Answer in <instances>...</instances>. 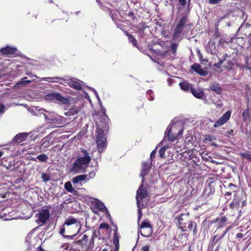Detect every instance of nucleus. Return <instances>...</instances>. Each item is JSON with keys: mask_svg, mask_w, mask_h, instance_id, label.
I'll return each instance as SVG.
<instances>
[{"mask_svg": "<svg viewBox=\"0 0 251 251\" xmlns=\"http://www.w3.org/2000/svg\"><path fill=\"white\" fill-rule=\"evenodd\" d=\"M103 120V123L101 121L100 124L97 126V137L96 143L98 150L100 153L102 152L104 149L106 148L107 143L105 135L109 129V118L107 116H104Z\"/></svg>", "mask_w": 251, "mask_h": 251, "instance_id": "nucleus-1", "label": "nucleus"}, {"mask_svg": "<svg viewBox=\"0 0 251 251\" xmlns=\"http://www.w3.org/2000/svg\"><path fill=\"white\" fill-rule=\"evenodd\" d=\"M80 151V153L70 169V173L76 174L82 172L91 160V157L86 150L81 149Z\"/></svg>", "mask_w": 251, "mask_h": 251, "instance_id": "nucleus-2", "label": "nucleus"}, {"mask_svg": "<svg viewBox=\"0 0 251 251\" xmlns=\"http://www.w3.org/2000/svg\"><path fill=\"white\" fill-rule=\"evenodd\" d=\"M32 114L35 116H39L40 114H42L45 121L48 124L54 125H62L66 122L65 118L55 114L53 112L49 111L43 108L35 111L32 112Z\"/></svg>", "mask_w": 251, "mask_h": 251, "instance_id": "nucleus-3", "label": "nucleus"}, {"mask_svg": "<svg viewBox=\"0 0 251 251\" xmlns=\"http://www.w3.org/2000/svg\"><path fill=\"white\" fill-rule=\"evenodd\" d=\"M64 223L67 234H76V235L80 232L81 225L78 219L70 216L66 219Z\"/></svg>", "mask_w": 251, "mask_h": 251, "instance_id": "nucleus-4", "label": "nucleus"}, {"mask_svg": "<svg viewBox=\"0 0 251 251\" xmlns=\"http://www.w3.org/2000/svg\"><path fill=\"white\" fill-rule=\"evenodd\" d=\"M136 199L137 204L140 206L147 205L149 199V194L146 188H143V184H142L139 187L136 192Z\"/></svg>", "mask_w": 251, "mask_h": 251, "instance_id": "nucleus-5", "label": "nucleus"}, {"mask_svg": "<svg viewBox=\"0 0 251 251\" xmlns=\"http://www.w3.org/2000/svg\"><path fill=\"white\" fill-rule=\"evenodd\" d=\"M189 25V21L187 15H183L179 20L173 34V39H178L182 30Z\"/></svg>", "mask_w": 251, "mask_h": 251, "instance_id": "nucleus-6", "label": "nucleus"}, {"mask_svg": "<svg viewBox=\"0 0 251 251\" xmlns=\"http://www.w3.org/2000/svg\"><path fill=\"white\" fill-rule=\"evenodd\" d=\"M176 127L173 126V125L170 124L168 126L165 132L164 140L168 139L170 141H174L179 136H181L183 133V129H181L179 130L178 134L174 133Z\"/></svg>", "mask_w": 251, "mask_h": 251, "instance_id": "nucleus-7", "label": "nucleus"}, {"mask_svg": "<svg viewBox=\"0 0 251 251\" xmlns=\"http://www.w3.org/2000/svg\"><path fill=\"white\" fill-rule=\"evenodd\" d=\"M44 98L46 100L57 101L63 104H68L70 102L68 98L63 97L57 93L48 94L45 96Z\"/></svg>", "mask_w": 251, "mask_h": 251, "instance_id": "nucleus-8", "label": "nucleus"}, {"mask_svg": "<svg viewBox=\"0 0 251 251\" xmlns=\"http://www.w3.org/2000/svg\"><path fill=\"white\" fill-rule=\"evenodd\" d=\"M140 229L138 230V234H141L144 237H150L152 232V228L151 225L147 221L142 222L140 226Z\"/></svg>", "mask_w": 251, "mask_h": 251, "instance_id": "nucleus-9", "label": "nucleus"}, {"mask_svg": "<svg viewBox=\"0 0 251 251\" xmlns=\"http://www.w3.org/2000/svg\"><path fill=\"white\" fill-rule=\"evenodd\" d=\"M80 238L77 240L74 241V244L82 248H85L88 249V245L89 244V238L86 234H81Z\"/></svg>", "mask_w": 251, "mask_h": 251, "instance_id": "nucleus-10", "label": "nucleus"}, {"mask_svg": "<svg viewBox=\"0 0 251 251\" xmlns=\"http://www.w3.org/2000/svg\"><path fill=\"white\" fill-rule=\"evenodd\" d=\"M50 216V214L48 210H42L38 214V219L36 220V222L38 224H44L46 223Z\"/></svg>", "mask_w": 251, "mask_h": 251, "instance_id": "nucleus-11", "label": "nucleus"}, {"mask_svg": "<svg viewBox=\"0 0 251 251\" xmlns=\"http://www.w3.org/2000/svg\"><path fill=\"white\" fill-rule=\"evenodd\" d=\"M188 214H181L178 218V226L183 231L186 230V225L189 221Z\"/></svg>", "mask_w": 251, "mask_h": 251, "instance_id": "nucleus-12", "label": "nucleus"}, {"mask_svg": "<svg viewBox=\"0 0 251 251\" xmlns=\"http://www.w3.org/2000/svg\"><path fill=\"white\" fill-rule=\"evenodd\" d=\"M231 113L229 111H226L222 116H221L214 125V127H217L222 126L229 120L230 117Z\"/></svg>", "mask_w": 251, "mask_h": 251, "instance_id": "nucleus-13", "label": "nucleus"}, {"mask_svg": "<svg viewBox=\"0 0 251 251\" xmlns=\"http://www.w3.org/2000/svg\"><path fill=\"white\" fill-rule=\"evenodd\" d=\"M151 168V164L149 163L143 162L140 176L142 177V183L144 181V176L149 172Z\"/></svg>", "mask_w": 251, "mask_h": 251, "instance_id": "nucleus-14", "label": "nucleus"}, {"mask_svg": "<svg viewBox=\"0 0 251 251\" xmlns=\"http://www.w3.org/2000/svg\"><path fill=\"white\" fill-rule=\"evenodd\" d=\"M17 51V50L16 48H11L9 46H7L6 47L2 48L1 50V52L2 54L8 55L16 54Z\"/></svg>", "mask_w": 251, "mask_h": 251, "instance_id": "nucleus-15", "label": "nucleus"}, {"mask_svg": "<svg viewBox=\"0 0 251 251\" xmlns=\"http://www.w3.org/2000/svg\"><path fill=\"white\" fill-rule=\"evenodd\" d=\"M217 223L218 228L222 227L226 225L227 218L225 216L217 218L215 220L211 222V223Z\"/></svg>", "mask_w": 251, "mask_h": 251, "instance_id": "nucleus-16", "label": "nucleus"}, {"mask_svg": "<svg viewBox=\"0 0 251 251\" xmlns=\"http://www.w3.org/2000/svg\"><path fill=\"white\" fill-rule=\"evenodd\" d=\"M88 176V175H81L79 176H77L73 179L72 182L74 185L76 184L78 185L79 184H80V185H82L81 182L82 181L86 180L87 177Z\"/></svg>", "mask_w": 251, "mask_h": 251, "instance_id": "nucleus-17", "label": "nucleus"}, {"mask_svg": "<svg viewBox=\"0 0 251 251\" xmlns=\"http://www.w3.org/2000/svg\"><path fill=\"white\" fill-rule=\"evenodd\" d=\"M191 69L201 75L205 76L207 74L206 72L201 68V66L199 64H194L191 66Z\"/></svg>", "mask_w": 251, "mask_h": 251, "instance_id": "nucleus-18", "label": "nucleus"}, {"mask_svg": "<svg viewBox=\"0 0 251 251\" xmlns=\"http://www.w3.org/2000/svg\"><path fill=\"white\" fill-rule=\"evenodd\" d=\"M82 82H78L75 80H71L68 82V85L71 88L75 90H80L82 88Z\"/></svg>", "mask_w": 251, "mask_h": 251, "instance_id": "nucleus-19", "label": "nucleus"}, {"mask_svg": "<svg viewBox=\"0 0 251 251\" xmlns=\"http://www.w3.org/2000/svg\"><path fill=\"white\" fill-rule=\"evenodd\" d=\"M191 91L192 94L197 98L202 99L204 96L203 91L199 88H193L191 87Z\"/></svg>", "mask_w": 251, "mask_h": 251, "instance_id": "nucleus-20", "label": "nucleus"}, {"mask_svg": "<svg viewBox=\"0 0 251 251\" xmlns=\"http://www.w3.org/2000/svg\"><path fill=\"white\" fill-rule=\"evenodd\" d=\"M65 231L67 232V229L66 227H65V224L64 223L63 225H62L60 227L59 231L60 234L62 235L65 238H68L71 240L74 239V237L76 236V234H73L72 235H65L64 233Z\"/></svg>", "mask_w": 251, "mask_h": 251, "instance_id": "nucleus-21", "label": "nucleus"}, {"mask_svg": "<svg viewBox=\"0 0 251 251\" xmlns=\"http://www.w3.org/2000/svg\"><path fill=\"white\" fill-rule=\"evenodd\" d=\"M27 135L25 133H19L13 139V142L20 143L24 141L27 137Z\"/></svg>", "mask_w": 251, "mask_h": 251, "instance_id": "nucleus-22", "label": "nucleus"}, {"mask_svg": "<svg viewBox=\"0 0 251 251\" xmlns=\"http://www.w3.org/2000/svg\"><path fill=\"white\" fill-rule=\"evenodd\" d=\"M187 224H188L187 228H188V229L189 230H193V234L195 235H196L197 233V224L195 222H194L190 221V220L188 221V222Z\"/></svg>", "mask_w": 251, "mask_h": 251, "instance_id": "nucleus-23", "label": "nucleus"}, {"mask_svg": "<svg viewBox=\"0 0 251 251\" xmlns=\"http://www.w3.org/2000/svg\"><path fill=\"white\" fill-rule=\"evenodd\" d=\"M210 87L211 90L215 92L218 94H220L222 93V88L218 83L214 82L211 84Z\"/></svg>", "mask_w": 251, "mask_h": 251, "instance_id": "nucleus-24", "label": "nucleus"}, {"mask_svg": "<svg viewBox=\"0 0 251 251\" xmlns=\"http://www.w3.org/2000/svg\"><path fill=\"white\" fill-rule=\"evenodd\" d=\"M98 237L97 231L95 230L93 232L92 236L88 245V249L91 250L94 247V240Z\"/></svg>", "mask_w": 251, "mask_h": 251, "instance_id": "nucleus-25", "label": "nucleus"}, {"mask_svg": "<svg viewBox=\"0 0 251 251\" xmlns=\"http://www.w3.org/2000/svg\"><path fill=\"white\" fill-rule=\"evenodd\" d=\"M56 79L63 80H65V81L68 80V79H63L62 78H59V77H42V78H41L40 79L41 80H45V81H50V82H58V83H59L60 84H62V82H60V81H57Z\"/></svg>", "mask_w": 251, "mask_h": 251, "instance_id": "nucleus-26", "label": "nucleus"}, {"mask_svg": "<svg viewBox=\"0 0 251 251\" xmlns=\"http://www.w3.org/2000/svg\"><path fill=\"white\" fill-rule=\"evenodd\" d=\"M65 188L68 192H71L74 194H75L76 192V191L75 190L72 186L71 183L69 181H68L65 183Z\"/></svg>", "mask_w": 251, "mask_h": 251, "instance_id": "nucleus-27", "label": "nucleus"}, {"mask_svg": "<svg viewBox=\"0 0 251 251\" xmlns=\"http://www.w3.org/2000/svg\"><path fill=\"white\" fill-rule=\"evenodd\" d=\"M94 207L95 208H97L99 210L101 211H103L104 209L106 210L104 204L102 202H101L99 201H95V202L94 203Z\"/></svg>", "mask_w": 251, "mask_h": 251, "instance_id": "nucleus-28", "label": "nucleus"}, {"mask_svg": "<svg viewBox=\"0 0 251 251\" xmlns=\"http://www.w3.org/2000/svg\"><path fill=\"white\" fill-rule=\"evenodd\" d=\"M48 158V156L46 154H41L38 155L36 158H33V160L36 161L37 159L41 162H46Z\"/></svg>", "mask_w": 251, "mask_h": 251, "instance_id": "nucleus-29", "label": "nucleus"}, {"mask_svg": "<svg viewBox=\"0 0 251 251\" xmlns=\"http://www.w3.org/2000/svg\"><path fill=\"white\" fill-rule=\"evenodd\" d=\"M179 86L181 88V89L185 91H188L189 88L191 87H190V84L188 83H187L186 82H180L179 83Z\"/></svg>", "mask_w": 251, "mask_h": 251, "instance_id": "nucleus-30", "label": "nucleus"}, {"mask_svg": "<svg viewBox=\"0 0 251 251\" xmlns=\"http://www.w3.org/2000/svg\"><path fill=\"white\" fill-rule=\"evenodd\" d=\"M228 56L227 54L226 53L224 55L222 59H219V61L218 63H215L214 64V66L217 68H220L222 63L225 61L226 59V58Z\"/></svg>", "mask_w": 251, "mask_h": 251, "instance_id": "nucleus-31", "label": "nucleus"}, {"mask_svg": "<svg viewBox=\"0 0 251 251\" xmlns=\"http://www.w3.org/2000/svg\"><path fill=\"white\" fill-rule=\"evenodd\" d=\"M26 79V77H24L21 82L19 83H17V85H20L24 86L25 85V84H29L33 81H34V79L33 80H25Z\"/></svg>", "mask_w": 251, "mask_h": 251, "instance_id": "nucleus-32", "label": "nucleus"}, {"mask_svg": "<svg viewBox=\"0 0 251 251\" xmlns=\"http://www.w3.org/2000/svg\"><path fill=\"white\" fill-rule=\"evenodd\" d=\"M127 36L128 37L129 42L131 43L133 46L137 47L136 39L130 34H127Z\"/></svg>", "mask_w": 251, "mask_h": 251, "instance_id": "nucleus-33", "label": "nucleus"}, {"mask_svg": "<svg viewBox=\"0 0 251 251\" xmlns=\"http://www.w3.org/2000/svg\"><path fill=\"white\" fill-rule=\"evenodd\" d=\"M178 47V43H172L171 49L172 50V54L175 56L176 54V51Z\"/></svg>", "mask_w": 251, "mask_h": 251, "instance_id": "nucleus-34", "label": "nucleus"}, {"mask_svg": "<svg viewBox=\"0 0 251 251\" xmlns=\"http://www.w3.org/2000/svg\"><path fill=\"white\" fill-rule=\"evenodd\" d=\"M147 205H137V207H138V223L139 224V221L142 217V212L141 211V209L145 207Z\"/></svg>", "mask_w": 251, "mask_h": 251, "instance_id": "nucleus-35", "label": "nucleus"}, {"mask_svg": "<svg viewBox=\"0 0 251 251\" xmlns=\"http://www.w3.org/2000/svg\"><path fill=\"white\" fill-rule=\"evenodd\" d=\"M239 155L244 158H246L248 160L251 161V154L247 152H240Z\"/></svg>", "mask_w": 251, "mask_h": 251, "instance_id": "nucleus-36", "label": "nucleus"}, {"mask_svg": "<svg viewBox=\"0 0 251 251\" xmlns=\"http://www.w3.org/2000/svg\"><path fill=\"white\" fill-rule=\"evenodd\" d=\"M70 113L71 114V115H75V114H76L78 113V111H79L78 107H72L70 110Z\"/></svg>", "mask_w": 251, "mask_h": 251, "instance_id": "nucleus-37", "label": "nucleus"}, {"mask_svg": "<svg viewBox=\"0 0 251 251\" xmlns=\"http://www.w3.org/2000/svg\"><path fill=\"white\" fill-rule=\"evenodd\" d=\"M41 178L44 182H46L50 179V176L45 173L42 174Z\"/></svg>", "mask_w": 251, "mask_h": 251, "instance_id": "nucleus-38", "label": "nucleus"}, {"mask_svg": "<svg viewBox=\"0 0 251 251\" xmlns=\"http://www.w3.org/2000/svg\"><path fill=\"white\" fill-rule=\"evenodd\" d=\"M108 227H109V226L107 224L103 223H101L100 225L99 229H105L107 230L108 229Z\"/></svg>", "mask_w": 251, "mask_h": 251, "instance_id": "nucleus-39", "label": "nucleus"}, {"mask_svg": "<svg viewBox=\"0 0 251 251\" xmlns=\"http://www.w3.org/2000/svg\"><path fill=\"white\" fill-rule=\"evenodd\" d=\"M96 173L95 171H92L91 172L89 173V174L88 175V176L87 177L86 180H89L91 178H93L95 176Z\"/></svg>", "mask_w": 251, "mask_h": 251, "instance_id": "nucleus-40", "label": "nucleus"}, {"mask_svg": "<svg viewBox=\"0 0 251 251\" xmlns=\"http://www.w3.org/2000/svg\"><path fill=\"white\" fill-rule=\"evenodd\" d=\"M165 151L164 149H160L159 150V155L161 158H163L165 156Z\"/></svg>", "mask_w": 251, "mask_h": 251, "instance_id": "nucleus-41", "label": "nucleus"}, {"mask_svg": "<svg viewBox=\"0 0 251 251\" xmlns=\"http://www.w3.org/2000/svg\"><path fill=\"white\" fill-rule=\"evenodd\" d=\"M4 111V106L3 104H0V114L3 113Z\"/></svg>", "mask_w": 251, "mask_h": 251, "instance_id": "nucleus-42", "label": "nucleus"}, {"mask_svg": "<svg viewBox=\"0 0 251 251\" xmlns=\"http://www.w3.org/2000/svg\"><path fill=\"white\" fill-rule=\"evenodd\" d=\"M91 90L94 92V94H95V95L96 97H97V98L98 99V100H100V97H99V95H98V92H97L96 91V90H95V89H94V88H91Z\"/></svg>", "mask_w": 251, "mask_h": 251, "instance_id": "nucleus-43", "label": "nucleus"}, {"mask_svg": "<svg viewBox=\"0 0 251 251\" xmlns=\"http://www.w3.org/2000/svg\"><path fill=\"white\" fill-rule=\"evenodd\" d=\"M142 251H149V247L148 246H144L142 248Z\"/></svg>", "mask_w": 251, "mask_h": 251, "instance_id": "nucleus-44", "label": "nucleus"}, {"mask_svg": "<svg viewBox=\"0 0 251 251\" xmlns=\"http://www.w3.org/2000/svg\"><path fill=\"white\" fill-rule=\"evenodd\" d=\"M147 93H148V94H149V95L150 96V97H151V99H150V100H154V98H153V97L152 96V95H151V94H152V91H151V90H149V91H148Z\"/></svg>", "mask_w": 251, "mask_h": 251, "instance_id": "nucleus-45", "label": "nucleus"}, {"mask_svg": "<svg viewBox=\"0 0 251 251\" xmlns=\"http://www.w3.org/2000/svg\"><path fill=\"white\" fill-rule=\"evenodd\" d=\"M156 152V150H154L153 151H151L150 155V157L151 159H152V157L155 155Z\"/></svg>", "mask_w": 251, "mask_h": 251, "instance_id": "nucleus-46", "label": "nucleus"}, {"mask_svg": "<svg viewBox=\"0 0 251 251\" xmlns=\"http://www.w3.org/2000/svg\"><path fill=\"white\" fill-rule=\"evenodd\" d=\"M228 187H230L231 189L233 190L234 188H235L236 187V185L232 184V183H229L228 184Z\"/></svg>", "mask_w": 251, "mask_h": 251, "instance_id": "nucleus-47", "label": "nucleus"}, {"mask_svg": "<svg viewBox=\"0 0 251 251\" xmlns=\"http://www.w3.org/2000/svg\"><path fill=\"white\" fill-rule=\"evenodd\" d=\"M30 235H28L27 237H26V242L28 243V244H30Z\"/></svg>", "mask_w": 251, "mask_h": 251, "instance_id": "nucleus-48", "label": "nucleus"}, {"mask_svg": "<svg viewBox=\"0 0 251 251\" xmlns=\"http://www.w3.org/2000/svg\"><path fill=\"white\" fill-rule=\"evenodd\" d=\"M205 140L211 142L212 141V137L211 136H210V135L206 136V138H205Z\"/></svg>", "mask_w": 251, "mask_h": 251, "instance_id": "nucleus-49", "label": "nucleus"}, {"mask_svg": "<svg viewBox=\"0 0 251 251\" xmlns=\"http://www.w3.org/2000/svg\"><path fill=\"white\" fill-rule=\"evenodd\" d=\"M230 228H231V227H230V226H228V227H227L226 228V230L225 231V232H224V234H223V236H224V235H225V234H226V233H227V232H228V231L230 229Z\"/></svg>", "mask_w": 251, "mask_h": 251, "instance_id": "nucleus-50", "label": "nucleus"}, {"mask_svg": "<svg viewBox=\"0 0 251 251\" xmlns=\"http://www.w3.org/2000/svg\"><path fill=\"white\" fill-rule=\"evenodd\" d=\"M180 3L182 5H184L186 3V0H178Z\"/></svg>", "mask_w": 251, "mask_h": 251, "instance_id": "nucleus-51", "label": "nucleus"}, {"mask_svg": "<svg viewBox=\"0 0 251 251\" xmlns=\"http://www.w3.org/2000/svg\"><path fill=\"white\" fill-rule=\"evenodd\" d=\"M236 237L237 238H242L243 237V234L241 233H238L237 234H236Z\"/></svg>", "mask_w": 251, "mask_h": 251, "instance_id": "nucleus-52", "label": "nucleus"}, {"mask_svg": "<svg viewBox=\"0 0 251 251\" xmlns=\"http://www.w3.org/2000/svg\"><path fill=\"white\" fill-rule=\"evenodd\" d=\"M47 137H45V138H44V139H42V145L45 144L46 141H47Z\"/></svg>", "mask_w": 251, "mask_h": 251, "instance_id": "nucleus-53", "label": "nucleus"}, {"mask_svg": "<svg viewBox=\"0 0 251 251\" xmlns=\"http://www.w3.org/2000/svg\"><path fill=\"white\" fill-rule=\"evenodd\" d=\"M64 115L66 116H71V114L70 113V111H67L66 112H65L64 113Z\"/></svg>", "mask_w": 251, "mask_h": 251, "instance_id": "nucleus-54", "label": "nucleus"}, {"mask_svg": "<svg viewBox=\"0 0 251 251\" xmlns=\"http://www.w3.org/2000/svg\"><path fill=\"white\" fill-rule=\"evenodd\" d=\"M172 80L171 78H169L168 79V83L169 86H171L172 85Z\"/></svg>", "mask_w": 251, "mask_h": 251, "instance_id": "nucleus-55", "label": "nucleus"}, {"mask_svg": "<svg viewBox=\"0 0 251 251\" xmlns=\"http://www.w3.org/2000/svg\"><path fill=\"white\" fill-rule=\"evenodd\" d=\"M168 147H169L168 146H164V147H163L161 149H164V151H166V150L168 148Z\"/></svg>", "mask_w": 251, "mask_h": 251, "instance_id": "nucleus-56", "label": "nucleus"}, {"mask_svg": "<svg viewBox=\"0 0 251 251\" xmlns=\"http://www.w3.org/2000/svg\"><path fill=\"white\" fill-rule=\"evenodd\" d=\"M231 195V192H227L225 194V196H230Z\"/></svg>", "mask_w": 251, "mask_h": 251, "instance_id": "nucleus-57", "label": "nucleus"}, {"mask_svg": "<svg viewBox=\"0 0 251 251\" xmlns=\"http://www.w3.org/2000/svg\"><path fill=\"white\" fill-rule=\"evenodd\" d=\"M28 75L31 76V78H33V77H37V76L35 75H33L31 74H27Z\"/></svg>", "mask_w": 251, "mask_h": 251, "instance_id": "nucleus-58", "label": "nucleus"}, {"mask_svg": "<svg viewBox=\"0 0 251 251\" xmlns=\"http://www.w3.org/2000/svg\"><path fill=\"white\" fill-rule=\"evenodd\" d=\"M246 204V201H244L242 202V206H244Z\"/></svg>", "mask_w": 251, "mask_h": 251, "instance_id": "nucleus-59", "label": "nucleus"}, {"mask_svg": "<svg viewBox=\"0 0 251 251\" xmlns=\"http://www.w3.org/2000/svg\"><path fill=\"white\" fill-rule=\"evenodd\" d=\"M129 16H132L134 15V13L133 12H129L128 14Z\"/></svg>", "mask_w": 251, "mask_h": 251, "instance_id": "nucleus-60", "label": "nucleus"}, {"mask_svg": "<svg viewBox=\"0 0 251 251\" xmlns=\"http://www.w3.org/2000/svg\"><path fill=\"white\" fill-rule=\"evenodd\" d=\"M246 116V112L244 111L243 113V118H244Z\"/></svg>", "mask_w": 251, "mask_h": 251, "instance_id": "nucleus-61", "label": "nucleus"}, {"mask_svg": "<svg viewBox=\"0 0 251 251\" xmlns=\"http://www.w3.org/2000/svg\"><path fill=\"white\" fill-rule=\"evenodd\" d=\"M230 207L231 208H233V203H231V204H230Z\"/></svg>", "mask_w": 251, "mask_h": 251, "instance_id": "nucleus-62", "label": "nucleus"}, {"mask_svg": "<svg viewBox=\"0 0 251 251\" xmlns=\"http://www.w3.org/2000/svg\"><path fill=\"white\" fill-rule=\"evenodd\" d=\"M3 153L2 152L0 151V157L2 155Z\"/></svg>", "mask_w": 251, "mask_h": 251, "instance_id": "nucleus-63", "label": "nucleus"}, {"mask_svg": "<svg viewBox=\"0 0 251 251\" xmlns=\"http://www.w3.org/2000/svg\"><path fill=\"white\" fill-rule=\"evenodd\" d=\"M101 251H107L106 249H103Z\"/></svg>", "mask_w": 251, "mask_h": 251, "instance_id": "nucleus-64", "label": "nucleus"}]
</instances>
